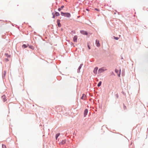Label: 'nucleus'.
<instances>
[{"label": "nucleus", "mask_w": 148, "mask_h": 148, "mask_svg": "<svg viewBox=\"0 0 148 148\" xmlns=\"http://www.w3.org/2000/svg\"><path fill=\"white\" fill-rule=\"evenodd\" d=\"M61 15L63 16H64L66 17H70L71 16V15L69 13L66 12V13H64L63 12H61Z\"/></svg>", "instance_id": "nucleus-1"}, {"label": "nucleus", "mask_w": 148, "mask_h": 148, "mask_svg": "<svg viewBox=\"0 0 148 148\" xmlns=\"http://www.w3.org/2000/svg\"><path fill=\"white\" fill-rule=\"evenodd\" d=\"M106 70H107L104 67H102L101 68L99 69L98 73H100Z\"/></svg>", "instance_id": "nucleus-2"}, {"label": "nucleus", "mask_w": 148, "mask_h": 148, "mask_svg": "<svg viewBox=\"0 0 148 148\" xmlns=\"http://www.w3.org/2000/svg\"><path fill=\"white\" fill-rule=\"evenodd\" d=\"M115 72L117 74L118 76L120 77L121 73V70L120 69V71H119L118 69H116L115 70Z\"/></svg>", "instance_id": "nucleus-3"}, {"label": "nucleus", "mask_w": 148, "mask_h": 148, "mask_svg": "<svg viewBox=\"0 0 148 148\" xmlns=\"http://www.w3.org/2000/svg\"><path fill=\"white\" fill-rule=\"evenodd\" d=\"M98 69V67H96L93 70V73L95 75L97 74V71Z\"/></svg>", "instance_id": "nucleus-4"}, {"label": "nucleus", "mask_w": 148, "mask_h": 148, "mask_svg": "<svg viewBox=\"0 0 148 148\" xmlns=\"http://www.w3.org/2000/svg\"><path fill=\"white\" fill-rule=\"evenodd\" d=\"M96 44L97 47H99L100 46V44L99 43V40H96Z\"/></svg>", "instance_id": "nucleus-5"}, {"label": "nucleus", "mask_w": 148, "mask_h": 148, "mask_svg": "<svg viewBox=\"0 0 148 148\" xmlns=\"http://www.w3.org/2000/svg\"><path fill=\"white\" fill-rule=\"evenodd\" d=\"M88 112V110L87 109H85L84 111V116L85 117L86 115L87 114Z\"/></svg>", "instance_id": "nucleus-6"}, {"label": "nucleus", "mask_w": 148, "mask_h": 148, "mask_svg": "<svg viewBox=\"0 0 148 148\" xmlns=\"http://www.w3.org/2000/svg\"><path fill=\"white\" fill-rule=\"evenodd\" d=\"M60 20H57V23L58 26L60 27L61 26V24L60 23Z\"/></svg>", "instance_id": "nucleus-7"}, {"label": "nucleus", "mask_w": 148, "mask_h": 148, "mask_svg": "<svg viewBox=\"0 0 148 148\" xmlns=\"http://www.w3.org/2000/svg\"><path fill=\"white\" fill-rule=\"evenodd\" d=\"M77 36H75L73 38V41L74 42H77Z\"/></svg>", "instance_id": "nucleus-8"}, {"label": "nucleus", "mask_w": 148, "mask_h": 148, "mask_svg": "<svg viewBox=\"0 0 148 148\" xmlns=\"http://www.w3.org/2000/svg\"><path fill=\"white\" fill-rule=\"evenodd\" d=\"M81 33L83 34L84 35H87V32L84 31H80Z\"/></svg>", "instance_id": "nucleus-9"}, {"label": "nucleus", "mask_w": 148, "mask_h": 148, "mask_svg": "<svg viewBox=\"0 0 148 148\" xmlns=\"http://www.w3.org/2000/svg\"><path fill=\"white\" fill-rule=\"evenodd\" d=\"M86 98V95L84 94H83L81 99H82L85 100Z\"/></svg>", "instance_id": "nucleus-10"}, {"label": "nucleus", "mask_w": 148, "mask_h": 148, "mask_svg": "<svg viewBox=\"0 0 148 148\" xmlns=\"http://www.w3.org/2000/svg\"><path fill=\"white\" fill-rule=\"evenodd\" d=\"M2 99H3V101L5 102L6 101V99H5V95H4L2 97Z\"/></svg>", "instance_id": "nucleus-11"}, {"label": "nucleus", "mask_w": 148, "mask_h": 148, "mask_svg": "<svg viewBox=\"0 0 148 148\" xmlns=\"http://www.w3.org/2000/svg\"><path fill=\"white\" fill-rule=\"evenodd\" d=\"M64 5H62V6L60 8H59L58 9V10L59 11H61V10H62L64 8Z\"/></svg>", "instance_id": "nucleus-12"}, {"label": "nucleus", "mask_w": 148, "mask_h": 148, "mask_svg": "<svg viewBox=\"0 0 148 148\" xmlns=\"http://www.w3.org/2000/svg\"><path fill=\"white\" fill-rule=\"evenodd\" d=\"M60 135V133H58L56 134V139L57 140L58 137Z\"/></svg>", "instance_id": "nucleus-13"}, {"label": "nucleus", "mask_w": 148, "mask_h": 148, "mask_svg": "<svg viewBox=\"0 0 148 148\" xmlns=\"http://www.w3.org/2000/svg\"><path fill=\"white\" fill-rule=\"evenodd\" d=\"M5 56L8 58H10V55H9L8 53H5Z\"/></svg>", "instance_id": "nucleus-14"}, {"label": "nucleus", "mask_w": 148, "mask_h": 148, "mask_svg": "<svg viewBox=\"0 0 148 148\" xmlns=\"http://www.w3.org/2000/svg\"><path fill=\"white\" fill-rule=\"evenodd\" d=\"M55 14L56 16H59L60 15V14L58 12H56Z\"/></svg>", "instance_id": "nucleus-15"}, {"label": "nucleus", "mask_w": 148, "mask_h": 148, "mask_svg": "<svg viewBox=\"0 0 148 148\" xmlns=\"http://www.w3.org/2000/svg\"><path fill=\"white\" fill-rule=\"evenodd\" d=\"M101 83H102L101 82V81L99 82L97 85V86L98 87L100 86L101 85Z\"/></svg>", "instance_id": "nucleus-16"}, {"label": "nucleus", "mask_w": 148, "mask_h": 148, "mask_svg": "<svg viewBox=\"0 0 148 148\" xmlns=\"http://www.w3.org/2000/svg\"><path fill=\"white\" fill-rule=\"evenodd\" d=\"M27 47V46L26 45H25V44H24L22 46V47L23 48H25Z\"/></svg>", "instance_id": "nucleus-17"}, {"label": "nucleus", "mask_w": 148, "mask_h": 148, "mask_svg": "<svg viewBox=\"0 0 148 148\" xmlns=\"http://www.w3.org/2000/svg\"><path fill=\"white\" fill-rule=\"evenodd\" d=\"M2 148H6V145L4 144L2 145Z\"/></svg>", "instance_id": "nucleus-18"}, {"label": "nucleus", "mask_w": 148, "mask_h": 148, "mask_svg": "<svg viewBox=\"0 0 148 148\" xmlns=\"http://www.w3.org/2000/svg\"><path fill=\"white\" fill-rule=\"evenodd\" d=\"M65 143V141H64V140H63L61 142V143L62 144H64V143Z\"/></svg>", "instance_id": "nucleus-19"}, {"label": "nucleus", "mask_w": 148, "mask_h": 148, "mask_svg": "<svg viewBox=\"0 0 148 148\" xmlns=\"http://www.w3.org/2000/svg\"><path fill=\"white\" fill-rule=\"evenodd\" d=\"M114 38L116 40H118L119 39V38L117 37L114 36Z\"/></svg>", "instance_id": "nucleus-20"}, {"label": "nucleus", "mask_w": 148, "mask_h": 148, "mask_svg": "<svg viewBox=\"0 0 148 148\" xmlns=\"http://www.w3.org/2000/svg\"><path fill=\"white\" fill-rule=\"evenodd\" d=\"M5 61L6 62H7V61H9V60L8 58H5Z\"/></svg>", "instance_id": "nucleus-21"}, {"label": "nucleus", "mask_w": 148, "mask_h": 148, "mask_svg": "<svg viewBox=\"0 0 148 148\" xmlns=\"http://www.w3.org/2000/svg\"><path fill=\"white\" fill-rule=\"evenodd\" d=\"M82 67V65H81L79 66V68H78V69L79 70H80V69Z\"/></svg>", "instance_id": "nucleus-22"}, {"label": "nucleus", "mask_w": 148, "mask_h": 148, "mask_svg": "<svg viewBox=\"0 0 148 148\" xmlns=\"http://www.w3.org/2000/svg\"><path fill=\"white\" fill-rule=\"evenodd\" d=\"M95 10L97 11H99V10L98 9H97V8H95Z\"/></svg>", "instance_id": "nucleus-23"}, {"label": "nucleus", "mask_w": 148, "mask_h": 148, "mask_svg": "<svg viewBox=\"0 0 148 148\" xmlns=\"http://www.w3.org/2000/svg\"><path fill=\"white\" fill-rule=\"evenodd\" d=\"M88 48L89 49H90V47H89V45H88Z\"/></svg>", "instance_id": "nucleus-24"}, {"label": "nucleus", "mask_w": 148, "mask_h": 148, "mask_svg": "<svg viewBox=\"0 0 148 148\" xmlns=\"http://www.w3.org/2000/svg\"><path fill=\"white\" fill-rule=\"evenodd\" d=\"M55 15H54L53 16V18H55Z\"/></svg>", "instance_id": "nucleus-25"}, {"label": "nucleus", "mask_w": 148, "mask_h": 148, "mask_svg": "<svg viewBox=\"0 0 148 148\" xmlns=\"http://www.w3.org/2000/svg\"><path fill=\"white\" fill-rule=\"evenodd\" d=\"M126 108V107L125 106V108Z\"/></svg>", "instance_id": "nucleus-26"}]
</instances>
